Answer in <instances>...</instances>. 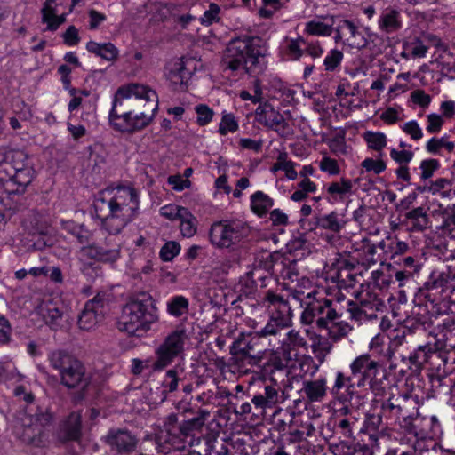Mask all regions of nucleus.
Masks as SVG:
<instances>
[{
	"label": "nucleus",
	"mask_w": 455,
	"mask_h": 455,
	"mask_svg": "<svg viewBox=\"0 0 455 455\" xmlns=\"http://www.w3.org/2000/svg\"><path fill=\"white\" fill-rule=\"evenodd\" d=\"M81 259H93L98 261V243H86L84 244L78 251Z\"/></svg>",
	"instance_id": "58"
},
{
	"label": "nucleus",
	"mask_w": 455,
	"mask_h": 455,
	"mask_svg": "<svg viewBox=\"0 0 455 455\" xmlns=\"http://www.w3.org/2000/svg\"><path fill=\"white\" fill-rule=\"evenodd\" d=\"M180 245L179 243L170 241L165 243L160 250V258L164 261H171L180 253Z\"/></svg>",
	"instance_id": "48"
},
{
	"label": "nucleus",
	"mask_w": 455,
	"mask_h": 455,
	"mask_svg": "<svg viewBox=\"0 0 455 455\" xmlns=\"http://www.w3.org/2000/svg\"><path fill=\"white\" fill-rule=\"evenodd\" d=\"M102 442L116 455H130L136 450L139 439L126 427H112L102 437Z\"/></svg>",
	"instance_id": "10"
},
{
	"label": "nucleus",
	"mask_w": 455,
	"mask_h": 455,
	"mask_svg": "<svg viewBox=\"0 0 455 455\" xmlns=\"http://www.w3.org/2000/svg\"><path fill=\"white\" fill-rule=\"evenodd\" d=\"M62 228L76 237V241L81 244L89 243L92 240V234L84 224L66 221L62 223Z\"/></svg>",
	"instance_id": "32"
},
{
	"label": "nucleus",
	"mask_w": 455,
	"mask_h": 455,
	"mask_svg": "<svg viewBox=\"0 0 455 455\" xmlns=\"http://www.w3.org/2000/svg\"><path fill=\"white\" fill-rule=\"evenodd\" d=\"M36 420V424L41 427L42 428L49 425L52 420V415L49 411L48 409L43 410L41 407L37 406L36 411L32 415Z\"/></svg>",
	"instance_id": "56"
},
{
	"label": "nucleus",
	"mask_w": 455,
	"mask_h": 455,
	"mask_svg": "<svg viewBox=\"0 0 455 455\" xmlns=\"http://www.w3.org/2000/svg\"><path fill=\"white\" fill-rule=\"evenodd\" d=\"M445 148L448 152H452L455 148V144L451 141H446L445 138L441 139L432 138L427 143V150L433 154H437L441 148Z\"/></svg>",
	"instance_id": "47"
},
{
	"label": "nucleus",
	"mask_w": 455,
	"mask_h": 455,
	"mask_svg": "<svg viewBox=\"0 0 455 455\" xmlns=\"http://www.w3.org/2000/svg\"><path fill=\"white\" fill-rule=\"evenodd\" d=\"M349 367L350 375L342 371L336 373L335 382L331 388L332 395H338L342 389H345L347 395L350 396L349 401L352 405L354 400L360 399V395L354 391L355 387L368 386L375 395L384 394L387 381V371L377 361L371 359L370 355L363 354L357 356Z\"/></svg>",
	"instance_id": "1"
},
{
	"label": "nucleus",
	"mask_w": 455,
	"mask_h": 455,
	"mask_svg": "<svg viewBox=\"0 0 455 455\" xmlns=\"http://www.w3.org/2000/svg\"><path fill=\"white\" fill-rule=\"evenodd\" d=\"M238 129L237 121L233 114H224L220 123L219 132L226 135L228 132H235Z\"/></svg>",
	"instance_id": "49"
},
{
	"label": "nucleus",
	"mask_w": 455,
	"mask_h": 455,
	"mask_svg": "<svg viewBox=\"0 0 455 455\" xmlns=\"http://www.w3.org/2000/svg\"><path fill=\"white\" fill-rule=\"evenodd\" d=\"M329 451L334 455H373L372 450L355 442V437L342 439V436H338L331 443Z\"/></svg>",
	"instance_id": "15"
},
{
	"label": "nucleus",
	"mask_w": 455,
	"mask_h": 455,
	"mask_svg": "<svg viewBox=\"0 0 455 455\" xmlns=\"http://www.w3.org/2000/svg\"><path fill=\"white\" fill-rule=\"evenodd\" d=\"M272 262H274L275 264L273 276H275V278H282L283 273L285 272L287 265L291 264L290 257L276 251L272 252Z\"/></svg>",
	"instance_id": "42"
},
{
	"label": "nucleus",
	"mask_w": 455,
	"mask_h": 455,
	"mask_svg": "<svg viewBox=\"0 0 455 455\" xmlns=\"http://www.w3.org/2000/svg\"><path fill=\"white\" fill-rule=\"evenodd\" d=\"M38 313L43 317L46 325L52 330L57 331L62 326L63 311L53 302L47 301L38 307Z\"/></svg>",
	"instance_id": "22"
},
{
	"label": "nucleus",
	"mask_w": 455,
	"mask_h": 455,
	"mask_svg": "<svg viewBox=\"0 0 455 455\" xmlns=\"http://www.w3.org/2000/svg\"><path fill=\"white\" fill-rule=\"evenodd\" d=\"M176 408L181 410V415L184 417L178 427L180 436L187 437L195 431H200L210 416L208 411L199 409L194 411L190 406H183L181 402L177 404Z\"/></svg>",
	"instance_id": "13"
},
{
	"label": "nucleus",
	"mask_w": 455,
	"mask_h": 455,
	"mask_svg": "<svg viewBox=\"0 0 455 455\" xmlns=\"http://www.w3.org/2000/svg\"><path fill=\"white\" fill-rule=\"evenodd\" d=\"M168 183L176 191H182L184 188H188L191 186V181L188 179H183L180 175L169 176Z\"/></svg>",
	"instance_id": "64"
},
{
	"label": "nucleus",
	"mask_w": 455,
	"mask_h": 455,
	"mask_svg": "<svg viewBox=\"0 0 455 455\" xmlns=\"http://www.w3.org/2000/svg\"><path fill=\"white\" fill-rule=\"evenodd\" d=\"M43 428L36 424L29 423L17 430L20 439L27 443L38 446L42 443L41 435Z\"/></svg>",
	"instance_id": "29"
},
{
	"label": "nucleus",
	"mask_w": 455,
	"mask_h": 455,
	"mask_svg": "<svg viewBox=\"0 0 455 455\" xmlns=\"http://www.w3.org/2000/svg\"><path fill=\"white\" fill-rule=\"evenodd\" d=\"M251 403L254 409L252 415L254 416L263 415L267 408H273L259 394L251 398Z\"/></svg>",
	"instance_id": "61"
},
{
	"label": "nucleus",
	"mask_w": 455,
	"mask_h": 455,
	"mask_svg": "<svg viewBox=\"0 0 455 455\" xmlns=\"http://www.w3.org/2000/svg\"><path fill=\"white\" fill-rule=\"evenodd\" d=\"M248 234V226L241 221L220 220L210 228L212 244L218 248H230L238 243Z\"/></svg>",
	"instance_id": "8"
},
{
	"label": "nucleus",
	"mask_w": 455,
	"mask_h": 455,
	"mask_svg": "<svg viewBox=\"0 0 455 455\" xmlns=\"http://www.w3.org/2000/svg\"><path fill=\"white\" fill-rule=\"evenodd\" d=\"M4 158V154L0 150V187L4 188L5 183L9 181L14 174L16 169L12 164Z\"/></svg>",
	"instance_id": "44"
},
{
	"label": "nucleus",
	"mask_w": 455,
	"mask_h": 455,
	"mask_svg": "<svg viewBox=\"0 0 455 455\" xmlns=\"http://www.w3.org/2000/svg\"><path fill=\"white\" fill-rule=\"evenodd\" d=\"M454 277L455 275L452 274L449 267L435 269L430 274L428 280L424 283V286L419 290V291L426 299L434 302L435 298L432 297L434 294H432L431 291H439V293L443 292L447 288L448 283L454 279Z\"/></svg>",
	"instance_id": "14"
},
{
	"label": "nucleus",
	"mask_w": 455,
	"mask_h": 455,
	"mask_svg": "<svg viewBox=\"0 0 455 455\" xmlns=\"http://www.w3.org/2000/svg\"><path fill=\"white\" fill-rule=\"evenodd\" d=\"M121 87L126 89L127 94L130 97L136 98L140 102V105L142 104V100H145L148 103H151V115L155 116V113L158 108V97L155 91L151 90L146 85L140 84H130Z\"/></svg>",
	"instance_id": "19"
},
{
	"label": "nucleus",
	"mask_w": 455,
	"mask_h": 455,
	"mask_svg": "<svg viewBox=\"0 0 455 455\" xmlns=\"http://www.w3.org/2000/svg\"><path fill=\"white\" fill-rule=\"evenodd\" d=\"M279 388L272 385H266L263 392L259 393L260 395L273 407L279 402Z\"/></svg>",
	"instance_id": "54"
},
{
	"label": "nucleus",
	"mask_w": 455,
	"mask_h": 455,
	"mask_svg": "<svg viewBox=\"0 0 455 455\" xmlns=\"http://www.w3.org/2000/svg\"><path fill=\"white\" fill-rule=\"evenodd\" d=\"M188 334L184 329H177L168 334L155 351L156 361L153 363L155 371H160L170 365L173 360L184 352Z\"/></svg>",
	"instance_id": "9"
},
{
	"label": "nucleus",
	"mask_w": 455,
	"mask_h": 455,
	"mask_svg": "<svg viewBox=\"0 0 455 455\" xmlns=\"http://www.w3.org/2000/svg\"><path fill=\"white\" fill-rule=\"evenodd\" d=\"M181 379L179 376V372L176 369H170L165 373V379L162 382V388H156L155 394L157 397H152L154 403H164L168 396L169 393H172L177 390L179 382ZM154 395V393H152Z\"/></svg>",
	"instance_id": "21"
},
{
	"label": "nucleus",
	"mask_w": 455,
	"mask_h": 455,
	"mask_svg": "<svg viewBox=\"0 0 455 455\" xmlns=\"http://www.w3.org/2000/svg\"><path fill=\"white\" fill-rule=\"evenodd\" d=\"M413 152L410 150L398 151L395 148L391 149L390 156L393 160L398 163L400 165H407L413 158Z\"/></svg>",
	"instance_id": "57"
},
{
	"label": "nucleus",
	"mask_w": 455,
	"mask_h": 455,
	"mask_svg": "<svg viewBox=\"0 0 455 455\" xmlns=\"http://www.w3.org/2000/svg\"><path fill=\"white\" fill-rule=\"evenodd\" d=\"M394 402L395 403V407L392 414L396 418L402 417L405 419L409 417L407 409L409 405L414 402L411 395L408 393L398 394L394 399Z\"/></svg>",
	"instance_id": "37"
},
{
	"label": "nucleus",
	"mask_w": 455,
	"mask_h": 455,
	"mask_svg": "<svg viewBox=\"0 0 455 455\" xmlns=\"http://www.w3.org/2000/svg\"><path fill=\"white\" fill-rule=\"evenodd\" d=\"M440 168V163L437 159H426L420 163L419 169L420 179L424 181L433 177L435 171Z\"/></svg>",
	"instance_id": "45"
},
{
	"label": "nucleus",
	"mask_w": 455,
	"mask_h": 455,
	"mask_svg": "<svg viewBox=\"0 0 455 455\" xmlns=\"http://www.w3.org/2000/svg\"><path fill=\"white\" fill-rule=\"evenodd\" d=\"M154 118L140 107V102L127 94L121 86L114 95L112 108L108 115L110 126L116 132L133 134L147 127Z\"/></svg>",
	"instance_id": "4"
},
{
	"label": "nucleus",
	"mask_w": 455,
	"mask_h": 455,
	"mask_svg": "<svg viewBox=\"0 0 455 455\" xmlns=\"http://www.w3.org/2000/svg\"><path fill=\"white\" fill-rule=\"evenodd\" d=\"M220 12V8L218 4L212 3L209 5V9L204 12V16L201 18L202 24H212L214 21L219 20V13Z\"/></svg>",
	"instance_id": "60"
},
{
	"label": "nucleus",
	"mask_w": 455,
	"mask_h": 455,
	"mask_svg": "<svg viewBox=\"0 0 455 455\" xmlns=\"http://www.w3.org/2000/svg\"><path fill=\"white\" fill-rule=\"evenodd\" d=\"M267 50L264 41L259 36H243L233 38L223 55V65L232 71L244 69L253 75L261 72L264 66L259 58H264Z\"/></svg>",
	"instance_id": "5"
},
{
	"label": "nucleus",
	"mask_w": 455,
	"mask_h": 455,
	"mask_svg": "<svg viewBox=\"0 0 455 455\" xmlns=\"http://www.w3.org/2000/svg\"><path fill=\"white\" fill-rule=\"evenodd\" d=\"M343 59L342 52L339 50H331L330 53L325 57L323 60V64L325 66L326 71H333L339 64Z\"/></svg>",
	"instance_id": "52"
},
{
	"label": "nucleus",
	"mask_w": 455,
	"mask_h": 455,
	"mask_svg": "<svg viewBox=\"0 0 455 455\" xmlns=\"http://www.w3.org/2000/svg\"><path fill=\"white\" fill-rule=\"evenodd\" d=\"M273 205V199L262 191H257L251 196V211L259 217L265 216Z\"/></svg>",
	"instance_id": "30"
},
{
	"label": "nucleus",
	"mask_w": 455,
	"mask_h": 455,
	"mask_svg": "<svg viewBox=\"0 0 455 455\" xmlns=\"http://www.w3.org/2000/svg\"><path fill=\"white\" fill-rule=\"evenodd\" d=\"M323 329L328 330V335L333 341H338L342 338L346 337L352 327L341 318L330 322L329 327H323Z\"/></svg>",
	"instance_id": "35"
},
{
	"label": "nucleus",
	"mask_w": 455,
	"mask_h": 455,
	"mask_svg": "<svg viewBox=\"0 0 455 455\" xmlns=\"http://www.w3.org/2000/svg\"><path fill=\"white\" fill-rule=\"evenodd\" d=\"M252 339L251 335L241 333L230 347V354L240 366L257 365L262 358L261 352L256 351Z\"/></svg>",
	"instance_id": "12"
},
{
	"label": "nucleus",
	"mask_w": 455,
	"mask_h": 455,
	"mask_svg": "<svg viewBox=\"0 0 455 455\" xmlns=\"http://www.w3.org/2000/svg\"><path fill=\"white\" fill-rule=\"evenodd\" d=\"M313 220V228H321L335 234L339 233L346 224L341 216L335 211L328 214H315Z\"/></svg>",
	"instance_id": "20"
},
{
	"label": "nucleus",
	"mask_w": 455,
	"mask_h": 455,
	"mask_svg": "<svg viewBox=\"0 0 455 455\" xmlns=\"http://www.w3.org/2000/svg\"><path fill=\"white\" fill-rule=\"evenodd\" d=\"M63 42L68 46L77 45L80 42L78 29L74 26H68L62 35Z\"/></svg>",
	"instance_id": "59"
},
{
	"label": "nucleus",
	"mask_w": 455,
	"mask_h": 455,
	"mask_svg": "<svg viewBox=\"0 0 455 455\" xmlns=\"http://www.w3.org/2000/svg\"><path fill=\"white\" fill-rule=\"evenodd\" d=\"M347 306V311L350 314L351 319L361 321L363 318L371 319L376 317V314L369 313L363 307H360L356 302L349 300Z\"/></svg>",
	"instance_id": "46"
},
{
	"label": "nucleus",
	"mask_w": 455,
	"mask_h": 455,
	"mask_svg": "<svg viewBox=\"0 0 455 455\" xmlns=\"http://www.w3.org/2000/svg\"><path fill=\"white\" fill-rule=\"evenodd\" d=\"M355 425V419H341L335 423V434L338 436H342V439L355 437L354 429Z\"/></svg>",
	"instance_id": "39"
},
{
	"label": "nucleus",
	"mask_w": 455,
	"mask_h": 455,
	"mask_svg": "<svg viewBox=\"0 0 455 455\" xmlns=\"http://www.w3.org/2000/svg\"><path fill=\"white\" fill-rule=\"evenodd\" d=\"M404 217L411 223V229L412 231L422 232L428 228L430 223L427 210L422 206L413 208L407 212Z\"/></svg>",
	"instance_id": "27"
},
{
	"label": "nucleus",
	"mask_w": 455,
	"mask_h": 455,
	"mask_svg": "<svg viewBox=\"0 0 455 455\" xmlns=\"http://www.w3.org/2000/svg\"><path fill=\"white\" fill-rule=\"evenodd\" d=\"M86 49L89 52L108 61L116 60L118 56V50L112 43L99 44L90 41L86 44Z\"/></svg>",
	"instance_id": "28"
},
{
	"label": "nucleus",
	"mask_w": 455,
	"mask_h": 455,
	"mask_svg": "<svg viewBox=\"0 0 455 455\" xmlns=\"http://www.w3.org/2000/svg\"><path fill=\"white\" fill-rule=\"evenodd\" d=\"M195 110L197 114L196 122L200 126H204L212 121L214 113L207 105L199 104L196 106Z\"/></svg>",
	"instance_id": "51"
},
{
	"label": "nucleus",
	"mask_w": 455,
	"mask_h": 455,
	"mask_svg": "<svg viewBox=\"0 0 455 455\" xmlns=\"http://www.w3.org/2000/svg\"><path fill=\"white\" fill-rule=\"evenodd\" d=\"M434 314H436L432 323L436 322L437 327L442 331H452L455 326V316L451 314H443L440 310V307L435 306Z\"/></svg>",
	"instance_id": "38"
},
{
	"label": "nucleus",
	"mask_w": 455,
	"mask_h": 455,
	"mask_svg": "<svg viewBox=\"0 0 455 455\" xmlns=\"http://www.w3.org/2000/svg\"><path fill=\"white\" fill-rule=\"evenodd\" d=\"M257 121L264 126L272 129L277 132L284 131L288 127V123L283 116L276 111L271 105L265 104L259 106L255 111Z\"/></svg>",
	"instance_id": "16"
},
{
	"label": "nucleus",
	"mask_w": 455,
	"mask_h": 455,
	"mask_svg": "<svg viewBox=\"0 0 455 455\" xmlns=\"http://www.w3.org/2000/svg\"><path fill=\"white\" fill-rule=\"evenodd\" d=\"M332 344L328 339H319L312 345V352L320 363L325 361L326 355L331 352Z\"/></svg>",
	"instance_id": "43"
},
{
	"label": "nucleus",
	"mask_w": 455,
	"mask_h": 455,
	"mask_svg": "<svg viewBox=\"0 0 455 455\" xmlns=\"http://www.w3.org/2000/svg\"><path fill=\"white\" fill-rule=\"evenodd\" d=\"M301 306L304 307L300 316L301 323L310 325L315 322L318 329L329 327L330 322L343 316V312L339 307V303L333 302L317 291L307 293Z\"/></svg>",
	"instance_id": "7"
},
{
	"label": "nucleus",
	"mask_w": 455,
	"mask_h": 455,
	"mask_svg": "<svg viewBox=\"0 0 455 455\" xmlns=\"http://www.w3.org/2000/svg\"><path fill=\"white\" fill-rule=\"evenodd\" d=\"M32 180L33 170L26 164L19 168V171H15L12 179L5 183L3 189L9 195L22 194L27 186L31 183Z\"/></svg>",
	"instance_id": "18"
},
{
	"label": "nucleus",
	"mask_w": 455,
	"mask_h": 455,
	"mask_svg": "<svg viewBox=\"0 0 455 455\" xmlns=\"http://www.w3.org/2000/svg\"><path fill=\"white\" fill-rule=\"evenodd\" d=\"M320 169L323 172H328L330 175H337L340 172L337 161L330 157H323L322 159L320 162Z\"/></svg>",
	"instance_id": "63"
},
{
	"label": "nucleus",
	"mask_w": 455,
	"mask_h": 455,
	"mask_svg": "<svg viewBox=\"0 0 455 455\" xmlns=\"http://www.w3.org/2000/svg\"><path fill=\"white\" fill-rule=\"evenodd\" d=\"M100 191L94 201L97 218L110 235L119 234L137 214L139 199L134 188L120 189L115 196L107 200Z\"/></svg>",
	"instance_id": "2"
},
{
	"label": "nucleus",
	"mask_w": 455,
	"mask_h": 455,
	"mask_svg": "<svg viewBox=\"0 0 455 455\" xmlns=\"http://www.w3.org/2000/svg\"><path fill=\"white\" fill-rule=\"evenodd\" d=\"M307 42L302 36H299L297 39H292L287 45V53L291 59L297 60H299L304 50L301 49V44L306 45Z\"/></svg>",
	"instance_id": "50"
},
{
	"label": "nucleus",
	"mask_w": 455,
	"mask_h": 455,
	"mask_svg": "<svg viewBox=\"0 0 455 455\" xmlns=\"http://www.w3.org/2000/svg\"><path fill=\"white\" fill-rule=\"evenodd\" d=\"M363 139L368 144V147L376 151L382 150L387 145L386 135L382 132H366L363 134Z\"/></svg>",
	"instance_id": "40"
},
{
	"label": "nucleus",
	"mask_w": 455,
	"mask_h": 455,
	"mask_svg": "<svg viewBox=\"0 0 455 455\" xmlns=\"http://www.w3.org/2000/svg\"><path fill=\"white\" fill-rule=\"evenodd\" d=\"M121 256V245L111 237H107L102 243H98V261L114 263Z\"/></svg>",
	"instance_id": "23"
},
{
	"label": "nucleus",
	"mask_w": 455,
	"mask_h": 455,
	"mask_svg": "<svg viewBox=\"0 0 455 455\" xmlns=\"http://www.w3.org/2000/svg\"><path fill=\"white\" fill-rule=\"evenodd\" d=\"M353 182L351 180L342 178L340 182H331L327 187L330 200L342 201L347 194H352Z\"/></svg>",
	"instance_id": "31"
},
{
	"label": "nucleus",
	"mask_w": 455,
	"mask_h": 455,
	"mask_svg": "<svg viewBox=\"0 0 455 455\" xmlns=\"http://www.w3.org/2000/svg\"><path fill=\"white\" fill-rule=\"evenodd\" d=\"M344 27H347V31L349 34V36L346 39L349 47L360 50L367 46V39L358 31L352 21L344 20Z\"/></svg>",
	"instance_id": "33"
},
{
	"label": "nucleus",
	"mask_w": 455,
	"mask_h": 455,
	"mask_svg": "<svg viewBox=\"0 0 455 455\" xmlns=\"http://www.w3.org/2000/svg\"><path fill=\"white\" fill-rule=\"evenodd\" d=\"M282 170L285 172L286 177L289 180H296L298 173L294 169V163H285V164H274L271 167L272 172H276L277 171Z\"/></svg>",
	"instance_id": "62"
},
{
	"label": "nucleus",
	"mask_w": 455,
	"mask_h": 455,
	"mask_svg": "<svg viewBox=\"0 0 455 455\" xmlns=\"http://www.w3.org/2000/svg\"><path fill=\"white\" fill-rule=\"evenodd\" d=\"M325 20L330 23L311 20L306 24V32L313 36H331L333 31L334 16H327Z\"/></svg>",
	"instance_id": "34"
},
{
	"label": "nucleus",
	"mask_w": 455,
	"mask_h": 455,
	"mask_svg": "<svg viewBox=\"0 0 455 455\" xmlns=\"http://www.w3.org/2000/svg\"><path fill=\"white\" fill-rule=\"evenodd\" d=\"M438 349L436 343H427L418 347V348L411 352L408 356L411 366H414L415 371L420 370L425 363H428L432 355L436 353Z\"/></svg>",
	"instance_id": "24"
},
{
	"label": "nucleus",
	"mask_w": 455,
	"mask_h": 455,
	"mask_svg": "<svg viewBox=\"0 0 455 455\" xmlns=\"http://www.w3.org/2000/svg\"><path fill=\"white\" fill-rule=\"evenodd\" d=\"M361 165L367 172H373L375 174L381 173L387 168L386 163L383 160H374L372 158H365Z\"/></svg>",
	"instance_id": "53"
},
{
	"label": "nucleus",
	"mask_w": 455,
	"mask_h": 455,
	"mask_svg": "<svg viewBox=\"0 0 455 455\" xmlns=\"http://www.w3.org/2000/svg\"><path fill=\"white\" fill-rule=\"evenodd\" d=\"M326 383L327 382L324 378L304 381L301 391L304 392L305 395L310 402H319L326 395Z\"/></svg>",
	"instance_id": "26"
},
{
	"label": "nucleus",
	"mask_w": 455,
	"mask_h": 455,
	"mask_svg": "<svg viewBox=\"0 0 455 455\" xmlns=\"http://www.w3.org/2000/svg\"><path fill=\"white\" fill-rule=\"evenodd\" d=\"M48 361L51 367L59 371L60 383L72 392V402L81 403L92 382V377L86 371L84 364L64 349L50 352Z\"/></svg>",
	"instance_id": "3"
},
{
	"label": "nucleus",
	"mask_w": 455,
	"mask_h": 455,
	"mask_svg": "<svg viewBox=\"0 0 455 455\" xmlns=\"http://www.w3.org/2000/svg\"><path fill=\"white\" fill-rule=\"evenodd\" d=\"M108 311V300L105 294L98 293L92 299L87 301L79 315V328L85 331L92 330L104 319Z\"/></svg>",
	"instance_id": "11"
},
{
	"label": "nucleus",
	"mask_w": 455,
	"mask_h": 455,
	"mask_svg": "<svg viewBox=\"0 0 455 455\" xmlns=\"http://www.w3.org/2000/svg\"><path fill=\"white\" fill-rule=\"evenodd\" d=\"M329 147L331 152L335 154H345L346 153V142H345V133L344 132H340L337 133L329 142Z\"/></svg>",
	"instance_id": "55"
},
{
	"label": "nucleus",
	"mask_w": 455,
	"mask_h": 455,
	"mask_svg": "<svg viewBox=\"0 0 455 455\" xmlns=\"http://www.w3.org/2000/svg\"><path fill=\"white\" fill-rule=\"evenodd\" d=\"M82 435V416L73 411L61 422L58 431L59 439L63 442L78 441Z\"/></svg>",
	"instance_id": "17"
},
{
	"label": "nucleus",
	"mask_w": 455,
	"mask_h": 455,
	"mask_svg": "<svg viewBox=\"0 0 455 455\" xmlns=\"http://www.w3.org/2000/svg\"><path fill=\"white\" fill-rule=\"evenodd\" d=\"M156 311L152 297L142 294L141 299H133L124 307L117 328L131 336L140 337L157 321Z\"/></svg>",
	"instance_id": "6"
},
{
	"label": "nucleus",
	"mask_w": 455,
	"mask_h": 455,
	"mask_svg": "<svg viewBox=\"0 0 455 455\" xmlns=\"http://www.w3.org/2000/svg\"><path fill=\"white\" fill-rule=\"evenodd\" d=\"M379 28L385 33H395L402 28L400 12L394 8H387L379 20Z\"/></svg>",
	"instance_id": "25"
},
{
	"label": "nucleus",
	"mask_w": 455,
	"mask_h": 455,
	"mask_svg": "<svg viewBox=\"0 0 455 455\" xmlns=\"http://www.w3.org/2000/svg\"><path fill=\"white\" fill-rule=\"evenodd\" d=\"M188 299L184 296H174L167 303V311L170 315L179 317L188 313Z\"/></svg>",
	"instance_id": "36"
},
{
	"label": "nucleus",
	"mask_w": 455,
	"mask_h": 455,
	"mask_svg": "<svg viewBox=\"0 0 455 455\" xmlns=\"http://www.w3.org/2000/svg\"><path fill=\"white\" fill-rule=\"evenodd\" d=\"M4 158L9 161L16 170L26 165L28 156L21 150L3 149Z\"/></svg>",
	"instance_id": "41"
}]
</instances>
